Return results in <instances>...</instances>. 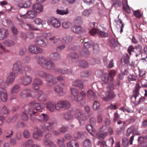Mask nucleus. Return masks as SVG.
<instances>
[{
	"mask_svg": "<svg viewBox=\"0 0 147 147\" xmlns=\"http://www.w3.org/2000/svg\"><path fill=\"white\" fill-rule=\"evenodd\" d=\"M101 79L105 83H108L113 81L112 78L110 77L109 75L107 73H105L102 75Z\"/></svg>",
	"mask_w": 147,
	"mask_h": 147,
	"instance_id": "a878e982",
	"label": "nucleus"
},
{
	"mask_svg": "<svg viewBox=\"0 0 147 147\" xmlns=\"http://www.w3.org/2000/svg\"><path fill=\"white\" fill-rule=\"evenodd\" d=\"M42 80L39 78H36L33 80V86L35 89H38L40 88L39 86L42 85Z\"/></svg>",
	"mask_w": 147,
	"mask_h": 147,
	"instance_id": "dca6fc26",
	"label": "nucleus"
},
{
	"mask_svg": "<svg viewBox=\"0 0 147 147\" xmlns=\"http://www.w3.org/2000/svg\"><path fill=\"white\" fill-rule=\"evenodd\" d=\"M65 140L63 138L58 139L57 141V144L60 147H65V145L64 144Z\"/></svg>",
	"mask_w": 147,
	"mask_h": 147,
	"instance_id": "e2e57ef3",
	"label": "nucleus"
},
{
	"mask_svg": "<svg viewBox=\"0 0 147 147\" xmlns=\"http://www.w3.org/2000/svg\"><path fill=\"white\" fill-rule=\"evenodd\" d=\"M73 85L74 86L78 87L80 88H82L84 89L83 83L80 80H77L74 81L73 83Z\"/></svg>",
	"mask_w": 147,
	"mask_h": 147,
	"instance_id": "4c0bfd02",
	"label": "nucleus"
},
{
	"mask_svg": "<svg viewBox=\"0 0 147 147\" xmlns=\"http://www.w3.org/2000/svg\"><path fill=\"white\" fill-rule=\"evenodd\" d=\"M28 113L30 115V118L32 121H34L38 119V115H37V112L34 111L33 109L29 108Z\"/></svg>",
	"mask_w": 147,
	"mask_h": 147,
	"instance_id": "6ab92c4d",
	"label": "nucleus"
},
{
	"mask_svg": "<svg viewBox=\"0 0 147 147\" xmlns=\"http://www.w3.org/2000/svg\"><path fill=\"white\" fill-rule=\"evenodd\" d=\"M35 58L37 63L43 68L52 70L55 68V63L49 59L43 56H35Z\"/></svg>",
	"mask_w": 147,
	"mask_h": 147,
	"instance_id": "f257e3e1",
	"label": "nucleus"
},
{
	"mask_svg": "<svg viewBox=\"0 0 147 147\" xmlns=\"http://www.w3.org/2000/svg\"><path fill=\"white\" fill-rule=\"evenodd\" d=\"M30 105L35 110H38L40 112H41L42 111L41 110L42 108L41 103H37L36 101H33L30 103Z\"/></svg>",
	"mask_w": 147,
	"mask_h": 147,
	"instance_id": "4be33fe9",
	"label": "nucleus"
},
{
	"mask_svg": "<svg viewBox=\"0 0 147 147\" xmlns=\"http://www.w3.org/2000/svg\"><path fill=\"white\" fill-rule=\"evenodd\" d=\"M129 57L128 55L127 54H125L124 55L121 59V62L123 63L124 62L125 64L128 63Z\"/></svg>",
	"mask_w": 147,
	"mask_h": 147,
	"instance_id": "37998d69",
	"label": "nucleus"
},
{
	"mask_svg": "<svg viewBox=\"0 0 147 147\" xmlns=\"http://www.w3.org/2000/svg\"><path fill=\"white\" fill-rule=\"evenodd\" d=\"M79 65L83 68H87L88 66V63L85 60H82L79 61Z\"/></svg>",
	"mask_w": 147,
	"mask_h": 147,
	"instance_id": "49530a36",
	"label": "nucleus"
},
{
	"mask_svg": "<svg viewBox=\"0 0 147 147\" xmlns=\"http://www.w3.org/2000/svg\"><path fill=\"white\" fill-rule=\"evenodd\" d=\"M33 91L29 89H26L23 90L21 92L20 96L21 98H25L27 97L33 96Z\"/></svg>",
	"mask_w": 147,
	"mask_h": 147,
	"instance_id": "f8f14e48",
	"label": "nucleus"
},
{
	"mask_svg": "<svg viewBox=\"0 0 147 147\" xmlns=\"http://www.w3.org/2000/svg\"><path fill=\"white\" fill-rule=\"evenodd\" d=\"M82 145L83 147H92V142L89 139H85L83 142Z\"/></svg>",
	"mask_w": 147,
	"mask_h": 147,
	"instance_id": "58836bf2",
	"label": "nucleus"
},
{
	"mask_svg": "<svg viewBox=\"0 0 147 147\" xmlns=\"http://www.w3.org/2000/svg\"><path fill=\"white\" fill-rule=\"evenodd\" d=\"M48 109L51 112L54 111L55 105L52 102H48L46 104Z\"/></svg>",
	"mask_w": 147,
	"mask_h": 147,
	"instance_id": "a19ab883",
	"label": "nucleus"
},
{
	"mask_svg": "<svg viewBox=\"0 0 147 147\" xmlns=\"http://www.w3.org/2000/svg\"><path fill=\"white\" fill-rule=\"evenodd\" d=\"M91 35L93 36L95 34H97L99 36L101 37L105 38L108 36V34L100 30L94 28H92L90 31Z\"/></svg>",
	"mask_w": 147,
	"mask_h": 147,
	"instance_id": "9b49d317",
	"label": "nucleus"
},
{
	"mask_svg": "<svg viewBox=\"0 0 147 147\" xmlns=\"http://www.w3.org/2000/svg\"><path fill=\"white\" fill-rule=\"evenodd\" d=\"M22 68L21 62L18 60L13 64L12 70L15 74H21L23 72Z\"/></svg>",
	"mask_w": 147,
	"mask_h": 147,
	"instance_id": "1a4fd4ad",
	"label": "nucleus"
},
{
	"mask_svg": "<svg viewBox=\"0 0 147 147\" xmlns=\"http://www.w3.org/2000/svg\"><path fill=\"white\" fill-rule=\"evenodd\" d=\"M80 55L85 58L88 57L90 55V53L88 50L86 48L82 49L80 52Z\"/></svg>",
	"mask_w": 147,
	"mask_h": 147,
	"instance_id": "473e14b6",
	"label": "nucleus"
},
{
	"mask_svg": "<svg viewBox=\"0 0 147 147\" xmlns=\"http://www.w3.org/2000/svg\"><path fill=\"white\" fill-rule=\"evenodd\" d=\"M140 86L138 84H137L135 90L133 92V94L131 96V98H134V101H135L137 97L138 96L139 94V90L140 88Z\"/></svg>",
	"mask_w": 147,
	"mask_h": 147,
	"instance_id": "cd10ccee",
	"label": "nucleus"
},
{
	"mask_svg": "<svg viewBox=\"0 0 147 147\" xmlns=\"http://www.w3.org/2000/svg\"><path fill=\"white\" fill-rule=\"evenodd\" d=\"M74 116L79 121L81 125L84 123V121L87 119L89 116H87V114L83 113L82 111L79 109H77L75 111Z\"/></svg>",
	"mask_w": 147,
	"mask_h": 147,
	"instance_id": "39448f33",
	"label": "nucleus"
},
{
	"mask_svg": "<svg viewBox=\"0 0 147 147\" xmlns=\"http://www.w3.org/2000/svg\"><path fill=\"white\" fill-rule=\"evenodd\" d=\"M107 91L106 92H102L101 95L102 98L105 101H109L113 99L116 96L113 90L114 89V84L111 83L107 87Z\"/></svg>",
	"mask_w": 147,
	"mask_h": 147,
	"instance_id": "f03ea898",
	"label": "nucleus"
},
{
	"mask_svg": "<svg viewBox=\"0 0 147 147\" xmlns=\"http://www.w3.org/2000/svg\"><path fill=\"white\" fill-rule=\"evenodd\" d=\"M15 74L13 72H11L8 74L4 86L6 88L9 84L13 83L15 80Z\"/></svg>",
	"mask_w": 147,
	"mask_h": 147,
	"instance_id": "9d476101",
	"label": "nucleus"
},
{
	"mask_svg": "<svg viewBox=\"0 0 147 147\" xmlns=\"http://www.w3.org/2000/svg\"><path fill=\"white\" fill-rule=\"evenodd\" d=\"M51 134L48 133L45 136V138L46 140H44L43 142L44 145L47 146H49L51 147H55V144L53 142L50 140H47L48 139L51 137Z\"/></svg>",
	"mask_w": 147,
	"mask_h": 147,
	"instance_id": "ddd939ff",
	"label": "nucleus"
},
{
	"mask_svg": "<svg viewBox=\"0 0 147 147\" xmlns=\"http://www.w3.org/2000/svg\"><path fill=\"white\" fill-rule=\"evenodd\" d=\"M73 39V38L71 36H68L63 37L61 39L63 43L68 44L71 42Z\"/></svg>",
	"mask_w": 147,
	"mask_h": 147,
	"instance_id": "f704fd0d",
	"label": "nucleus"
},
{
	"mask_svg": "<svg viewBox=\"0 0 147 147\" xmlns=\"http://www.w3.org/2000/svg\"><path fill=\"white\" fill-rule=\"evenodd\" d=\"M6 47H11L13 46L15 44V42L10 39L5 40L3 42Z\"/></svg>",
	"mask_w": 147,
	"mask_h": 147,
	"instance_id": "2f4dec72",
	"label": "nucleus"
},
{
	"mask_svg": "<svg viewBox=\"0 0 147 147\" xmlns=\"http://www.w3.org/2000/svg\"><path fill=\"white\" fill-rule=\"evenodd\" d=\"M137 76L134 74L129 75L128 77V79L129 81H135L137 79Z\"/></svg>",
	"mask_w": 147,
	"mask_h": 147,
	"instance_id": "338daca9",
	"label": "nucleus"
},
{
	"mask_svg": "<svg viewBox=\"0 0 147 147\" xmlns=\"http://www.w3.org/2000/svg\"><path fill=\"white\" fill-rule=\"evenodd\" d=\"M49 22L55 28H58L61 25L60 21L59 20L54 18H51Z\"/></svg>",
	"mask_w": 147,
	"mask_h": 147,
	"instance_id": "393cba45",
	"label": "nucleus"
},
{
	"mask_svg": "<svg viewBox=\"0 0 147 147\" xmlns=\"http://www.w3.org/2000/svg\"><path fill=\"white\" fill-rule=\"evenodd\" d=\"M71 30L77 34H82L85 32L84 28L80 26H75L72 27Z\"/></svg>",
	"mask_w": 147,
	"mask_h": 147,
	"instance_id": "aec40b11",
	"label": "nucleus"
},
{
	"mask_svg": "<svg viewBox=\"0 0 147 147\" xmlns=\"http://www.w3.org/2000/svg\"><path fill=\"white\" fill-rule=\"evenodd\" d=\"M99 129L100 133L107 132L108 127L107 126L104 125L100 127Z\"/></svg>",
	"mask_w": 147,
	"mask_h": 147,
	"instance_id": "69168bd1",
	"label": "nucleus"
},
{
	"mask_svg": "<svg viewBox=\"0 0 147 147\" xmlns=\"http://www.w3.org/2000/svg\"><path fill=\"white\" fill-rule=\"evenodd\" d=\"M70 106V103L66 100H60L57 101L55 105V109L57 110H59L62 108L67 109Z\"/></svg>",
	"mask_w": 147,
	"mask_h": 147,
	"instance_id": "423d86ee",
	"label": "nucleus"
},
{
	"mask_svg": "<svg viewBox=\"0 0 147 147\" xmlns=\"http://www.w3.org/2000/svg\"><path fill=\"white\" fill-rule=\"evenodd\" d=\"M92 13V10L90 9H86L82 12L83 14L86 16H89Z\"/></svg>",
	"mask_w": 147,
	"mask_h": 147,
	"instance_id": "4d7b16f0",
	"label": "nucleus"
},
{
	"mask_svg": "<svg viewBox=\"0 0 147 147\" xmlns=\"http://www.w3.org/2000/svg\"><path fill=\"white\" fill-rule=\"evenodd\" d=\"M37 118L38 119L42 122H44L47 121L49 119V116L45 114H41L38 115V117Z\"/></svg>",
	"mask_w": 147,
	"mask_h": 147,
	"instance_id": "c85d7f7f",
	"label": "nucleus"
},
{
	"mask_svg": "<svg viewBox=\"0 0 147 147\" xmlns=\"http://www.w3.org/2000/svg\"><path fill=\"white\" fill-rule=\"evenodd\" d=\"M73 117V115L71 113H65L64 115V118L66 120H70L72 119Z\"/></svg>",
	"mask_w": 147,
	"mask_h": 147,
	"instance_id": "bf43d9fd",
	"label": "nucleus"
},
{
	"mask_svg": "<svg viewBox=\"0 0 147 147\" xmlns=\"http://www.w3.org/2000/svg\"><path fill=\"white\" fill-rule=\"evenodd\" d=\"M87 96L89 99L92 100L96 99L97 98L96 94L91 90H90L88 91Z\"/></svg>",
	"mask_w": 147,
	"mask_h": 147,
	"instance_id": "c756f323",
	"label": "nucleus"
},
{
	"mask_svg": "<svg viewBox=\"0 0 147 147\" xmlns=\"http://www.w3.org/2000/svg\"><path fill=\"white\" fill-rule=\"evenodd\" d=\"M28 50L31 53L34 54H40L43 51L41 48L34 44L30 45L28 47Z\"/></svg>",
	"mask_w": 147,
	"mask_h": 147,
	"instance_id": "0eeeda50",
	"label": "nucleus"
},
{
	"mask_svg": "<svg viewBox=\"0 0 147 147\" xmlns=\"http://www.w3.org/2000/svg\"><path fill=\"white\" fill-rule=\"evenodd\" d=\"M94 44L93 42L90 41L89 42H85L84 44V47L86 49L90 48Z\"/></svg>",
	"mask_w": 147,
	"mask_h": 147,
	"instance_id": "de8ad7c7",
	"label": "nucleus"
},
{
	"mask_svg": "<svg viewBox=\"0 0 147 147\" xmlns=\"http://www.w3.org/2000/svg\"><path fill=\"white\" fill-rule=\"evenodd\" d=\"M111 45L114 48L117 47L119 44L118 41L114 38H112L110 41Z\"/></svg>",
	"mask_w": 147,
	"mask_h": 147,
	"instance_id": "6e6d98bb",
	"label": "nucleus"
},
{
	"mask_svg": "<svg viewBox=\"0 0 147 147\" xmlns=\"http://www.w3.org/2000/svg\"><path fill=\"white\" fill-rule=\"evenodd\" d=\"M134 129V126L132 125L130 127L128 128L127 130L126 135L127 137H129L130 136V134L132 132Z\"/></svg>",
	"mask_w": 147,
	"mask_h": 147,
	"instance_id": "864d4df0",
	"label": "nucleus"
},
{
	"mask_svg": "<svg viewBox=\"0 0 147 147\" xmlns=\"http://www.w3.org/2000/svg\"><path fill=\"white\" fill-rule=\"evenodd\" d=\"M62 26L63 28L67 29L71 26V24L69 22H65L62 23Z\"/></svg>",
	"mask_w": 147,
	"mask_h": 147,
	"instance_id": "0e129e2a",
	"label": "nucleus"
},
{
	"mask_svg": "<svg viewBox=\"0 0 147 147\" xmlns=\"http://www.w3.org/2000/svg\"><path fill=\"white\" fill-rule=\"evenodd\" d=\"M20 90V87L17 84L15 85L12 88L11 93L12 94H17Z\"/></svg>",
	"mask_w": 147,
	"mask_h": 147,
	"instance_id": "ea45409f",
	"label": "nucleus"
},
{
	"mask_svg": "<svg viewBox=\"0 0 147 147\" xmlns=\"http://www.w3.org/2000/svg\"><path fill=\"white\" fill-rule=\"evenodd\" d=\"M43 136L42 132L41 131L38 129L36 133L33 134V138L34 139L40 140V137Z\"/></svg>",
	"mask_w": 147,
	"mask_h": 147,
	"instance_id": "7c9ffc66",
	"label": "nucleus"
},
{
	"mask_svg": "<svg viewBox=\"0 0 147 147\" xmlns=\"http://www.w3.org/2000/svg\"><path fill=\"white\" fill-rule=\"evenodd\" d=\"M91 74L90 71H85L82 72L81 73V76L82 77H87L89 76Z\"/></svg>",
	"mask_w": 147,
	"mask_h": 147,
	"instance_id": "8fccbe9b",
	"label": "nucleus"
},
{
	"mask_svg": "<svg viewBox=\"0 0 147 147\" xmlns=\"http://www.w3.org/2000/svg\"><path fill=\"white\" fill-rule=\"evenodd\" d=\"M32 9L35 12L39 13L43 11V6L40 3H36L32 6Z\"/></svg>",
	"mask_w": 147,
	"mask_h": 147,
	"instance_id": "f3484780",
	"label": "nucleus"
},
{
	"mask_svg": "<svg viewBox=\"0 0 147 147\" xmlns=\"http://www.w3.org/2000/svg\"><path fill=\"white\" fill-rule=\"evenodd\" d=\"M20 80L22 84L25 86L28 85L31 82L32 78L30 76H26L20 78Z\"/></svg>",
	"mask_w": 147,
	"mask_h": 147,
	"instance_id": "2eb2a0df",
	"label": "nucleus"
},
{
	"mask_svg": "<svg viewBox=\"0 0 147 147\" xmlns=\"http://www.w3.org/2000/svg\"><path fill=\"white\" fill-rule=\"evenodd\" d=\"M142 49V46L140 45H137L135 47L134 53L136 54V56L141 53Z\"/></svg>",
	"mask_w": 147,
	"mask_h": 147,
	"instance_id": "72a5a7b5",
	"label": "nucleus"
},
{
	"mask_svg": "<svg viewBox=\"0 0 147 147\" xmlns=\"http://www.w3.org/2000/svg\"><path fill=\"white\" fill-rule=\"evenodd\" d=\"M51 33H43L41 35L37 36L35 38V42L39 46L45 47L47 45V44L45 41V38L51 36Z\"/></svg>",
	"mask_w": 147,
	"mask_h": 147,
	"instance_id": "20e7f679",
	"label": "nucleus"
},
{
	"mask_svg": "<svg viewBox=\"0 0 147 147\" xmlns=\"http://www.w3.org/2000/svg\"><path fill=\"white\" fill-rule=\"evenodd\" d=\"M8 30L4 28L0 29V40H2L7 38L8 36Z\"/></svg>",
	"mask_w": 147,
	"mask_h": 147,
	"instance_id": "a211bd4d",
	"label": "nucleus"
},
{
	"mask_svg": "<svg viewBox=\"0 0 147 147\" xmlns=\"http://www.w3.org/2000/svg\"><path fill=\"white\" fill-rule=\"evenodd\" d=\"M93 47V51L94 54H98L99 52L98 45L97 44H94Z\"/></svg>",
	"mask_w": 147,
	"mask_h": 147,
	"instance_id": "5fc2aeb1",
	"label": "nucleus"
},
{
	"mask_svg": "<svg viewBox=\"0 0 147 147\" xmlns=\"http://www.w3.org/2000/svg\"><path fill=\"white\" fill-rule=\"evenodd\" d=\"M45 78L48 86H51L57 83V81L56 77L50 74L47 73Z\"/></svg>",
	"mask_w": 147,
	"mask_h": 147,
	"instance_id": "6e6552de",
	"label": "nucleus"
},
{
	"mask_svg": "<svg viewBox=\"0 0 147 147\" xmlns=\"http://www.w3.org/2000/svg\"><path fill=\"white\" fill-rule=\"evenodd\" d=\"M57 13L61 15H63L64 14H67L68 13V10L67 9L65 10H60L57 9L56 10Z\"/></svg>",
	"mask_w": 147,
	"mask_h": 147,
	"instance_id": "3c124183",
	"label": "nucleus"
},
{
	"mask_svg": "<svg viewBox=\"0 0 147 147\" xmlns=\"http://www.w3.org/2000/svg\"><path fill=\"white\" fill-rule=\"evenodd\" d=\"M55 125V124L53 123L47 122L45 123L44 126L45 128L48 131H51L53 129Z\"/></svg>",
	"mask_w": 147,
	"mask_h": 147,
	"instance_id": "bb28decb",
	"label": "nucleus"
},
{
	"mask_svg": "<svg viewBox=\"0 0 147 147\" xmlns=\"http://www.w3.org/2000/svg\"><path fill=\"white\" fill-rule=\"evenodd\" d=\"M34 11L30 10L26 13L23 15H22L21 17L25 18H33L36 16V14Z\"/></svg>",
	"mask_w": 147,
	"mask_h": 147,
	"instance_id": "b1692460",
	"label": "nucleus"
},
{
	"mask_svg": "<svg viewBox=\"0 0 147 147\" xmlns=\"http://www.w3.org/2000/svg\"><path fill=\"white\" fill-rule=\"evenodd\" d=\"M74 22L76 24H81L83 23L82 19L80 17H77L74 20Z\"/></svg>",
	"mask_w": 147,
	"mask_h": 147,
	"instance_id": "052dcab7",
	"label": "nucleus"
},
{
	"mask_svg": "<svg viewBox=\"0 0 147 147\" xmlns=\"http://www.w3.org/2000/svg\"><path fill=\"white\" fill-rule=\"evenodd\" d=\"M49 58L55 61H58L61 59L60 55L57 52L52 53L49 55Z\"/></svg>",
	"mask_w": 147,
	"mask_h": 147,
	"instance_id": "5701e85b",
	"label": "nucleus"
},
{
	"mask_svg": "<svg viewBox=\"0 0 147 147\" xmlns=\"http://www.w3.org/2000/svg\"><path fill=\"white\" fill-rule=\"evenodd\" d=\"M0 98L3 102H6L8 98L6 90L4 88L1 87H0Z\"/></svg>",
	"mask_w": 147,
	"mask_h": 147,
	"instance_id": "4468645a",
	"label": "nucleus"
},
{
	"mask_svg": "<svg viewBox=\"0 0 147 147\" xmlns=\"http://www.w3.org/2000/svg\"><path fill=\"white\" fill-rule=\"evenodd\" d=\"M55 92L60 96H63L65 94V92L63 90V88L59 85H56L54 87Z\"/></svg>",
	"mask_w": 147,
	"mask_h": 147,
	"instance_id": "412c9836",
	"label": "nucleus"
},
{
	"mask_svg": "<svg viewBox=\"0 0 147 147\" xmlns=\"http://www.w3.org/2000/svg\"><path fill=\"white\" fill-rule=\"evenodd\" d=\"M82 91L79 92L78 90L74 88H71L72 96L74 97V100L77 102L82 101L86 97V94L84 91V89L82 88Z\"/></svg>",
	"mask_w": 147,
	"mask_h": 147,
	"instance_id": "7ed1b4c3",
	"label": "nucleus"
},
{
	"mask_svg": "<svg viewBox=\"0 0 147 147\" xmlns=\"http://www.w3.org/2000/svg\"><path fill=\"white\" fill-rule=\"evenodd\" d=\"M56 78L57 81V83H58V82H59L62 85H65V83L63 82L64 81L63 76L62 75H60L56 77Z\"/></svg>",
	"mask_w": 147,
	"mask_h": 147,
	"instance_id": "09e8293b",
	"label": "nucleus"
},
{
	"mask_svg": "<svg viewBox=\"0 0 147 147\" xmlns=\"http://www.w3.org/2000/svg\"><path fill=\"white\" fill-rule=\"evenodd\" d=\"M51 36L49 37H48L47 38H48L50 42L53 41V43L54 44H57L60 41V40L58 38L56 39V37L55 36H51Z\"/></svg>",
	"mask_w": 147,
	"mask_h": 147,
	"instance_id": "79ce46f5",
	"label": "nucleus"
},
{
	"mask_svg": "<svg viewBox=\"0 0 147 147\" xmlns=\"http://www.w3.org/2000/svg\"><path fill=\"white\" fill-rule=\"evenodd\" d=\"M47 74V73L42 70H39L36 72L37 76L43 78H45Z\"/></svg>",
	"mask_w": 147,
	"mask_h": 147,
	"instance_id": "a18cd8bd",
	"label": "nucleus"
},
{
	"mask_svg": "<svg viewBox=\"0 0 147 147\" xmlns=\"http://www.w3.org/2000/svg\"><path fill=\"white\" fill-rule=\"evenodd\" d=\"M9 111L7 107L3 106L2 107H0V114L7 115L9 113Z\"/></svg>",
	"mask_w": 147,
	"mask_h": 147,
	"instance_id": "c9c22d12",
	"label": "nucleus"
},
{
	"mask_svg": "<svg viewBox=\"0 0 147 147\" xmlns=\"http://www.w3.org/2000/svg\"><path fill=\"white\" fill-rule=\"evenodd\" d=\"M6 134V138H9L13 136L14 132L11 129H8L7 131Z\"/></svg>",
	"mask_w": 147,
	"mask_h": 147,
	"instance_id": "603ef678",
	"label": "nucleus"
},
{
	"mask_svg": "<svg viewBox=\"0 0 147 147\" xmlns=\"http://www.w3.org/2000/svg\"><path fill=\"white\" fill-rule=\"evenodd\" d=\"M28 110L27 111H25L23 112L22 118V119L24 121H27L28 119Z\"/></svg>",
	"mask_w": 147,
	"mask_h": 147,
	"instance_id": "13d9d810",
	"label": "nucleus"
},
{
	"mask_svg": "<svg viewBox=\"0 0 147 147\" xmlns=\"http://www.w3.org/2000/svg\"><path fill=\"white\" fill-rule=\"evenodd\" d=\"M122 144L124 147L127 146L129 144V141L127 138L124 137L122 139Z\"/></svg>",
	"mask_w": 147,
	"mask_h": 147,
	"instance_id": "680f3d73",
	"label": "nucleus"
},
{
	"mask_svg": "<svg viewBox=\"0 0 147 147\" xmlns=\"http://www.w3.org/2000/svg\"><path fill=\"white\" fill-rule=\"evenodd\" d=\"M112 3L113 6L115 7H119L121 5L120 0H112Z\"/></svg>",
	"mask_w": 147,
	"mask_h": 147,
	"instance_id": "c03bdc74",
	"label": "nucleus"
},
{
	"mask_svg": "<svg viewBox=\"0 0 147 147\" xmlns=\"http://www.w3.org/2000/svg\"><path fill=\"white\" fill-rule=\"evenodd\" d=\"M108 135L107 132L100 133L99 138L100 140H102L106 137Z\"/></svg>",
	"mask_w": 147,
	"mask_h": 147,
	"instance_id": "774afa93",
	"label": "nucleus"
},
{
	"mask_svg": "<svg viewBox=\"0 0 147 147\" xmlns=\"http://www.w3.org/2000/svg\"><path fill=\"white\" fill-rule=\"evenodd\" d=\"M67 147H79V144L74 140H71L67 144Z\"/></svg>",
	"mask_w": 147,
	"mask_h": 147,
	"instance_id": "e433bc0d",
	"label": "nucleus"
}]
</instances>
